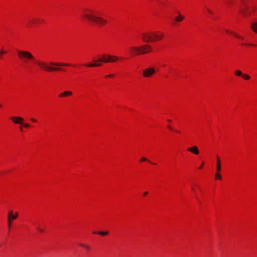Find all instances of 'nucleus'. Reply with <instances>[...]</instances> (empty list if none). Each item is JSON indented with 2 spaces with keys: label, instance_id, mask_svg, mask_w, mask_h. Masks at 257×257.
Returning <instances> with one entry per match:
<instances>
[{
  "label": "nucleus",
  "instance_id": "obj_14",
  "mask_svg": "<svg viewBox=\"0 0 257 257\" xmlns=\"http://www.w3.org/2000/svg\"><path fill=\"white\" fill-rule=\"evenodd\" d=\"M72 93L71 91H65L61 93H60L59 96L60 97H66L69 95H71Z\"/></svg>",
  "mask_w": 257,
  "mask_h": 257
},
{
  "label": "nucleus",
  "instance_id": "obj_17",
  "mask_svg": "<svg viewBox=\"0 0 257 257\" xmlns=\"http://www.w3.org/2000/svg\"><path fill=\"white\" fill-rule=\"evenodd\" d=\"M100 65H101V64L97 63H92V64H85V66H86L87 67H98V66H99Z\"/></svg>",
  "mask_w": 257,
  "mask_h": 257
},
{
  "label": "nucleus",
  "instance_id": "obj_4",
  "mask_svg": "<svg viewBox=\"0 0 257 257\" xmlns=\"http://www.w3.org/2000/svg\"><path fill=\"white\" fill-rule=\"evenodd\" d=\"M242 2V6L239 10V12L241 13L243 16H247L251 11H254L255 8L252 7L251 8V10H248V8L245 6L244 0H241Z\"/></svg>",
  "mask_w": 257,
  "mask_h": 257
},
{
  "label": "nucleus",
  "instance_id": "obj_19",
  "mask_svg": "<svg viewBox=\"0 0 257 257\" xmlns=\"http://www.w3.org/2000/svg\"><path fill=\"white\" fill-rule=\"evenodd\" d=\"M93 233H94V234L98 233L100 235L104 236V235H106L108 234V231H99L98 232H97L96 231H94Z\"/></svg>",
  "mask_w": 257,
  "mask_h": 257
},
{
  "label": "nucleus",
  "instance_id": "obj_28",
  "mask_svg": "<svg viewBox=\"0 0 257 257\" xmlns=\"http://www.w3.org/2000/svg\"><path fill=\"white\" fill-rule=\"evenodd\" d=\"M23 125H24V126H25V127H30V124H29V123H25V124H24V123H23Z\"/></svg>",
  "mask_w": 257,
  "mask_h": 257
},
{
  "label": "nucleus",
  "instance_id": "obj_15",
  "mask_svg": "<svg viewBox=\"0 0 257 257\" xmlns=\"http://www.w3.org/2000/svg\"><path fill=\"white\" fill-rule=\"evenodd\" d=\"M216 159H217L216 170L218 172H219L221 170V165H220V159L218 156H217Z\"/></svg>",
  "mask_w": 257,
  "mask_h": 257
},
{
  "label": "nucleus",
  "instance_id": "obj_10",
  "mask_svg": "<svg viewBox=\"0 0 257 257\" xmlns=\"http://www.w3.org/2000/svg\"><path fill=\"white\" fill-rule=\"evenodd\" d=\"M142 54H145L148 52H151L152 50V47L150 45H145L141 47Z\"/></svg>",
  "mask_w": 257,
  "mask_h": 257
},
{
  "label": "nucleus",
  "instance_id": "obj_25",
  "mask_svg": "<svg viewBox=\"0 0 257 257\" xmlns=\"http://www.w3.org/2000/svg\"><path fill=\"white\" fill-rule=\"evenodd\" d=\"M37 230H38V231H39V232H44V229H42V228H40V227H39V226L37 227Z\"/></svg>",
  "mask_w": 257,
  "mask_h": 257
},
{
  "label": "nucleus",
  "instance_id": "obj_11",
  "mask_svg": "<svg viewBox=\"0 0 257 257\" xmlns=\"http://www.w3.org/2000/svg\"><path fill=\"white\" fill-rule=\"evenodd\" d=\"M187 150L190 152H191L193 154H195V155H198L199 154V150H198V149L197 148V146H193L191 148H189Z\"/></svg>",
  "mask_w": 257,
  "mask_h": 257
},
{
  "label": "nucleus",
  "instance_id": "obj_22",
  "mask_svg": "<svg viewBox=\"0 0 257 257\" xmlns=\"http://www.w3.org/2000/svg\"><path fill=\"white\" fill-rule=\"evenodd\" d=\"M235 74L236 75L238 76H242V74H243L242 72L240 70H236L235 71Z\"/></svg>",
  "mask_w": 257,
  "mask_h": 257
},
{
  "label": "nucleus",
  "instance_id": "obj_12",
  "mask_svg": "<svg viewBox=\"0 0 257 257\" xmlns=\"http://www.w3.org/2000/svg\"><path fill=\"white\" fill-rule=\"evenodd\" d=\"M40 21L41 20L40 19H34L29 21L28 24V25L33 27L39 23Z\"/></svg>",
  "mask_w": 257,
  "mask_h": 257
},
{
  "label": "nucleus",
  "instance_id": "obj_29",
  "mask_svg": "<svg viewBox=\"0 0 257 257\" xmlns=\"http://www.w3.org/2000/svg\"><path fill=\"white\" fill-rule=\"evenodd\" d=\"M30 120H31L32 122H37V119H35V118H30Z\"/></svg>",
  "mask_w": 257,
  "mask_h": 257
},
{
  "label": "nucleus",
  "instance_id": "obj_34",
  "mask_svg": "<svg viewBox=\"0 0 257 257\" xmlns=\"http://www.w3.org/2000/svg\"><path fill=\"white\" fill-rule=\"evenodd\" d=\"M207 11L208 12V13H209L210 14H212L213 13L210 10H207Z\"/></svg>",
  "mask_w": 257,
  "mask_h": 257
},
{
  "label": "nucleus",
  "instance_id": "obj_24",
  "mask_svg": "<svg viewBox=\"0 0 257 257\" xmlns=\"http://www.w3.org/2000/svg\"><path fill=\"white\" fill-rule=\"evenodd\" d=\"M222 178L221 176L218 172L215 174V179H218L221 180Z\"/></svg>",
  "mask_w": 257,
  "mask_h": 257
},
{
  "label": "nucleus",
  "instance_id": "obj_31",
  "mask_svg": "<svg viewBox=\"0 0 257 257\" xmlns=\"http://www.w3.org/2000/svg\"><path fill=\"white\" fill-rule=\"evenodd\" d=\"M85 248L87 250H89V248H90L89 246H88V245H85Z\"/></svg>",
  "mask_w": 257,
  "mask_h": 257
},
{
  "label": "nucleus",
  "instance_id": "obj_6",
  "mask_svg": "<svg viewBox=\"0 0 257 257\" xmlns=\"http://www.w3.org/2000/svg\"><path fill=\"white\" fill-rule=\"evenodd\" d=\"M130 49L131 50L130 54L133 56L142 54L141 47H131Z\"/></svg>",
  "mask_w": 257,
  "mask_h": 257
},
{
  "label": "nucleus",
  "instance_id": "obj_23",
  "mask_svg": "<svg viewBox=\"0 0 257 257\" xmlns=\"http://www.w3.org/2000/svg\"><path fill=\"white\" fill-rule=\"evenodd\" d=\"M242 77L245 80H248L250 78V76L246 74H242Z\"/></svg>",
  "mask_w": 257,
  "mask_h": 257
},
{
  "label": "nucleus",
  "instance_id": "obj_30",
  "mask_svg": "<svg viewBox=\"0 0 257 257\" xmlns=\"http://www.w3.org/2000/svg\"><path fill=\"white\" fill-rule=\"evenodd\" d=\"M6 53V51H3V50H2L0 51V54H1V55H3V54H5Z\"/></svg>",
  "mask_w": 257,
  "mask_h": 257
},
{
  "label": "nucleus",
  "instance_id": "obj_35",
  "mask_svg": "<svg viewBox=\"0 0 257 257\" xmlns=\"http://www.w3.org/2000/svg\"><path fill=\"white\" fill-rule=\"evenodd\" d=\"M203 166V163H202V165H200L199 169H201L202 168Z\"/></svg>",
  "mask_w": 257,
  "mask_h": 257
},
{
  "label": "nucleus",
  "instance_id": "obj_16",
  "mask_svg": "<svg viewBox=\"0 0 257 257\" xmlns=\"http://www.w3.org/2000/svg\"><path fill=\"white\" fill-rule=\"evenodd\" d=\"M226 31L228 33L231 34L232 35H233L234 36L236 37V38H237L239 39H242V37H240L239 35H238V34H237L236 33H235L234 32L230 31L228 30H226Z\"/></svg>",
  "mask_w": 257,
  "mask_h": 257
},
{
  "label": "nucleus",
  "instance_id": "obj_33",
  "mask_svg": "<svg viewBox=\"0 0 257 257\" xmlns=\"http://www.w3.org/2000/svg\"><path fill=\"white\" fill-rule=\"evenodd\" d=\"M80 246H82V247H85V244H82V243H80Z\"/></svg>",
  "mask_w": 257,
  "mask_h": 257
},
{
  "label": "nucleus",
  "instance_id": "obj_39",
  "mask_svg": "<svg viewBox=\"0 0 257 257\" xmlns=\"http://www.w3.org/2000/svg\"><path fill=\"white\" fill-rule=\"evenodd\" d=\"M168 121L169 122H171V120H170V119L168 120Z\"/></svg>",
  "mask_w": 257,
  "mask_h": 257
},
{
  "label": "nucleus",
  "instance_id": "obj_3",
  "mask_svg": "<svg viewBox=\"0 0 257 257\" xmlns=\"http://www.w3.org/2000/svg\"><path fill=\"white\" fill-rule=\"evenodd\" d=\"M118 59V58L117 56L104 54L102 56V58L99 59L97 61L103 63L113 62L116 61Z\"/></svg>",
  "mask_w": 257,
  "mask_h": 257
},
{
  "label": "nucleus",
  "instance_id": "obj_40",
  "mask_svg": "<svg viewBox=\"0 0 257 257\" xmlns=\"http://www.w3.org/2000/svg\"><path fill=\"white\" fill-rule=\"evenodd\" d=\"M2 107V105H1V104H0V107Z\"/></svg>",
  "mask_w": 257,
  "mask_h": 257
},
{
  "label": "nucleus",
  "instance_id": "obj_37",
  "mask_svg": "<svg viewBox=\"0 0 257 257\" xmlns=\"http://www.w3.org/2000/svg\"><path fill=\"white\" fill-rule=\"evenodd\" d=\"M192 190L193 191H195L194 188H193V187L192 188Z\"/></svg>",
  "mask_w": 257,
  "mask_h": 257
},
{
  "label": "nucleus",
  "instance_id": "obj_13",
  "mask_svg": "<svg viewBox=\"0 0 257 257\" xmlns=\"http://www.w3.org/2000/svg\"><path fill=\"white\" fill-rule=\"evenodd\" d=\"M50 64L52 66H71L70 64L63 63H55V62H50Z\"/></svg>",
  "mask_w": 257,
  "mask_h": 257
},
{
  "label": "nucleus",
  "instance_id": "obj_26",
  "mask_svg": "<svg viewBox=\"0 0 257 257\" xmlns=\"http://www.w3.org/2000/svg\"><path fill=\"white\" fill-rule=\"evenodd\" d=\"M141 161H148L149 162H150V161L148 160L147 159H146V158L145 157H142V159H141Z\"/></svg>",
  "mask_w": 257,
  "mask_h": 257
},
{
  "label": "nucleus",
  "instance_id": "obj_5",
  "mask_svg": "<svg viewBox=\"0 0 257 257\" xmlns=\"http://www.w3.org/2000/svg\"><path fill=\"white\" fill-rule=\"evenodd\" d=\"M157 34L152 33L151 34L143 33L142 34V39L146 43L156 41V36Z\"/></svg>",
  "mask_w": 257,
  "mask_h": 257
},
{
  "label": "nucleus",
  "instance_id": "obj_8",
  "mask_svg": "<svg viewBox=\"0 0 257 257\" xmlns=\"http://www.w3.org/2000/svg\"><path fill=\"white\" fill-rule=\"evenodd\" d=\"M155 70L153 67H149L145 70L143 72V75L145 77H149L152 75L154 74Z\"/></svg>",
  "mask_w": 257,
  "mask_h": 257
},
{
  "label": "nucleus",
  "instance_id": "obj_32",
  "mask_svg": "<svg viewBox=\"0 0 257 257\" xmlns=\"http://www.w3.org/2000/svg\"><path fill=\"white\" fill-rule=\"evenodd\" d=\"M168 127L169 129H170V130H173V128L172 127V126H171V125H169L168 126Z\"/></svg>",
  "mask_w": 257,
  "mask_h": 257
},
{
  "label": "nucleus",
  "instance_id": "obj_38",
  "mask_svg": "<svg viewBox=\"0 0 257 257\" xmlns=\"http://www.w3.org/2000/svg\"><path fill=\"white\" fill-rule=\"evenodd\" d=\"M20 130H22V127L21 126V127H20Z\"/></svg>",
  "mask_w": 257,
  "mask_h": 257
},
{
  "label": "nucleus",
  "instance_id": "obj_36",
  "mask_svg": "<svg viewBox=\"0 0 257 257\" xmlns=\"http://www.w3.org/2000/svg\"><path fill=\"white\" fill-rule=\"evenodd\" d=\"M148 193L147 192H145V193H144V195H147V194H148Z\"/></svg>",
  "mask_w": 257,
  "mask_h": 257
},
{
  "label": "nucleus",
  "instance_id": "obj_21",
  "mask_svg": "<svg viewBox=\"0 0 257 257\" xmlns=\"http://www.w3.org/2000/svg\"><path fill=\"white\" fill-rule=\"evenodd\" d=\"M163 36V33H161L160 35L159 34H157L156 36V41H159L160 40H161L162 37Z\"/></svg>",
  "mask_w": 257,
  "mask_h": 257
},
{
  "label": "nucleus",
  "instance_id": "obj_18",
  "mask_svg": "<svg viewBox=\"0 0 257 257\" xmlns=\"http://www.w3.org/2000/svg\"><path fill=\"white\" fill-rule=\"evenodd\" d=\"M251 29L253 32L257 33V23H253L251 24Z\"/></svg>",
  "mask_w": 257,
  "mask_h": 257
},
{
  "label": "nucleus",
  "instance_id": "obj_27",
  "mask_svg": "<svg viewBox=\"0 0 257 257\" xmlns=\"http://www.w3.org/2000/svg\"><path fill=\"white\" fill-rule=\"evenodd\" d=\"M114 76V75L111 74H109V75H107L105 76V77L106 78H109V77H112Z\"/></svg>",
  "mask_w": 257,
  "mask_h": 257
},
{
  "label": "nucleus",
  "instance_id": "obj_2",
  "mask_svg": "<svg viewBox=\"0 0 257 257\" xmlns=\"http://www.w3.org/2000/svg\"><path fill=\"white\" fill-rule=\"evenodd\" d=\"M81 18L84 20L87 21L88 22L92 23H96L98 26L102 27L105 25L107 21L101 17L94 16L93 12L88 9H85L81 15Z\"/></svg>",
  "mask_w": 257,
  "mask_h": 257
},
{
  "label": "nucleus",
  "instance_id": "obj_1",
  "mask_svg": "<svg viewBox=\"0 0 257 257\" xmlns=\"http://www.w3.org/2000/svg\"><path fill=\"white\" fill-rule=\"evenodd\" d=\"M18 55L20 59L24 63H27L29 61L33 62L44 71H63V69L62 68L49 66L44 62L36 60L32 53L28 51L18 50Z\"/></svg>",
  "mask_w": 257,
  "mask_h": 257
},
{
  "label": "nucleus",
  "instance_id": "obj_9",
  "mask_svg": "<svg viewBox=\"0 0 257 257\" xmlns=\"http://www.w3.org/2000/svg\"><path fill=\"white\" fill-rule=\"evenodd\" d=\"M14 123L16 124H23L24 119L20 116H13L11 118Z\"/></svg>",
  "mask_w": 257,
  "mask_h": 257
},
{
  "label": "nucleus",
  "instance_id": "obj_20",
  "mask_svg": "<svg viewBox=\"0 0 257 257\" xmlns=\"http://www.w3.org/2000/svg\"><path fill=\"white\" fill-rule=\"evenodd\" d=\"M183 19H184V16L179 14V16L175 18V20L177 22H180L182 20H183Z\"/></svg>",
  "mask_w": 257,
  "mask_h": 257
},
{
  "label": "nucleus",
  "instance_id": "obj_7",
  "mask_svg": "<svg viewBox=\"0 0 257 257\" xmlns=\"http://www.w3.org/2000/svg\"><path fill=\"white\" fill-rule=\"evenodd\" d=\"M18 216V213L16 212L15 215L13 214L12 211H10L9 213L8 216V227L10 229L12 225V220L16 219Z\"/></svg>",
  "mask_w": 257,
  "mask_h": 257
}]
</instances>
